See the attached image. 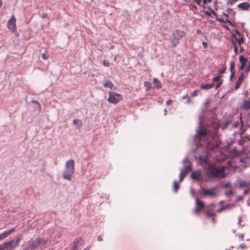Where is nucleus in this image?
Listing matches in <instances>:
<instances>
[{"label": "nucleus", "mask_w": 250, "mask_h": 250, "mask_svg": "<svg viewBox=\"0 0 250 250\" xmlns=\"http://www.w3.org/2000/svg\"><path fill=\"white\" fill-rule=\"evenodd\" d=\"M225 167H219L214 164H209L206 170V176L210 179L224 178Z\"/></svg>", "instance_id": "nucleus-1"}, {"label": "nucleus", "mask_w": 250, "mask_h": 250, "mask_svg": "<svg viewBox=\"0 0 250 250\" xmlns=\"http://www.w3.org/2000/svg\"><path fill=\"white\" fill-rule=\"evenodd\" d=\"M75 172V162L72 159L67 161L62 176L65 180L71 181Z\"/></svg>", "instance_id": "nucleus-2"}, {"label": "nucleus", "mask_w": 250, "mask_h": 250, "mask_svg": "<svg viewBox=\"0 0 250 250\" xmlns=\"http://www.w3.org/2000/svg\"><path fill=\"white\" fill-rule=\"evenodd\" d=\"M186 35L184 31L176 29L172 33V39L170 41L172 45L176 47L179 43V41Z\"/></svg>", "instance_id": "nucleus-3"}, {"label": "nucleus", "mask_w": 250, "mask_h": 250, "mask_svg": "<svg viewBox=\"0 0 250 250\" xmlns=\"http://www.w3.org/2000/svg\"><path fill=\"white\" fill-rule=\"evenodd\" d=\"M199 193L203 197H214L217 195V188H212L209 189L202 188Z\"/></svg>", "instance_id": "nucleus-4"}, {"label": "nucleus", "mask_w": 250, "mask_h": 250, "mask_svg": "<svg viewBox=\"0 0 250 250\" xmlns=\"http://www.w3.org/2000/svg\"><path fill=\"white\" fill-rule=\"evenodd\" d=\"M109 97L107 98V101L113 104H117L122 99V96L114 91H110L108 92Z\"/></svg>", "instance_id": "nucleus-5"}, {"label": "nucleus", "mask_w": 250, "mask_h": 250, "mask_svg": "<svg viewBox=\"0 0 250 250\" xmlns=\"http://www.w3.org/2000/svg\"><path fill=\"white\" fill-rule=\"evenodd\" d=\"M208 134V130L206 127L200 125L197 130L196 137L197 139L201 140L202 138Z\"/></svg>", "instance_id": "nucleus-6"}, {"label": "nucleus", "mask_w": 250, "mask_h": 250, "mask_svg": "<svg viewBox=\"0 0 250 250\" xmlns=\"http://www.w3.org/2000/svg\"><path fill=\"white\" fill-rule=\"evenodd\" d=\"M7 26L11 31H16V30H17L16 19L14 16H12L11 18L8 21Z\"/></svg>", "instance_id": "nucleus-7"}, {"label": "nucleus", "mask_w": 250, "mask_h": 250, "mask_svg": "<svg viewBox=\"0 0 250 250\" xmlns=\"http://www.w3.org/2000/svg\"><path fill=\"white\" fill-rule=\"evenodd\" d=\"M196 208L194 210V213H198L205 208L204 203L198 198L196 200Z\"/></svg>", "instance_id": "nucleus-8"}, {"label": "nucleus", "mask_w": 250, "mask_h": 250, "mask_svg": "<svg viewBox=\"0 0 250 250\" xmlns=\"http://www.w3.org/2000/svg\"><path fill=\"white\" fill-rule=\"evenodd\" d=\"M4 250H13L17 246V243L14 240L3 243Z\"/></svg>", "instance_id": "nucleus-9"}, {"label": "nucleus", "mask_w": 250, "mask_h": 250, "mask_svg": "<svg viewBox=\"0 0 250 250\" xmlns=\"http://www.w3.org/2000/svg\"><path fill=\"white\" fill-rule=\"evenodd\" d=\"M191 167L190 166H187L184 168L182 169L180 174V183L182 182L188 173L190 171Z\"/></svg>", "instance_id": "nucleus-10"}, {"label": "nucleus", "mask_w": 250, "mask_h": 250, "mask_svg": "<svg viewBox=\"0 0 250 250\" xmlns=\"http://www.w3.org/2000/svg\"><path fill=\"white\" fill-rule=\"evenodd\" d=\"M83 242V240L81 237L76 238L73 243V246L71 247L70 250H78L77 248L79 245H82Z\"/></svg>", "instance_id": "nucleus-11"}, {"label": "nucleus", "mask_w": 250, "mask_h": 250, "mask_svg": "<svg viewBox=\"0 0 250 250\" xmlns=\"http://www.w3.org/2000/svg\"><path fill=\"white\" fill-rule=\"evenodd\" d=\"M239 61L241 63V65L239 68V71L243 70L244 69L245 66L248 61V59L244 57L243 55H241L239 57Z\"/></svg>", "instance_id": "nucleus-12"}, {"label": "nucleus", "mask_w": 250, "mask_h": 250, "mask_svg": "<svg viewBox=\"0 0 250 250\" xmlns=\"http://www.w3.org/2000/svg\"><path fill=\"white\" fill-rule=\"evenodd\" d=\"M35 242L34 244H35L36 245V250H37V249L38 248V246L40 245V244H43L45 245L47 243L48 241H49V239H44L43 238H40V237H37L35 239ZM34 243V242H33Z\"/></svg>", "instance_id": "nucleus-13"}, {"label": "nucleus", "mask_w": 250, "mask_h": 250, "mask_svg": "<svg viewBox=\"0 0 250 250\" xmlns=\"http://www.w3.org/2000/svg\"><path fill=\"white\" fill-rule=\"evenodd\" d=\"M15 231V228H12L9 230L5 231L2 233L0 234V241L2 240L5 238L8 237L9 235L12 234Z\"/></svg>", "instance_id": "nucleus-14"}, {"label": "nucleus", "mask_w": 250, "mask_h": 250, "mask_svg": "<svg viewBox=\"0 0 250 250\" xmlns=\"http://www.w3.org/2000/svg\"><path fill=\"white\" fill-rule=\"evenodd\" d=\"M244 73H242L240 75V76H239L238 80L237 82H236L235 85V90H237L238 88L240 87L241 84L242 83L243 81H244Z\"/></svg>", "instance_id": "nucleus-15"}, {"label": "nucleus", "mask_w": 250, "mask_h": 250, "mask_svg": "<svg viewBox=\"0 0 250 250\" xmlns=\"http://www.w3.org/2000/svg\"><path fill=\"white\" fill-rule=\"evenodd\" d=\"M237 7L243 10H248L250 8V4L249 2H244L239 4Z\"/></svg>", "instance_id": "nucleus-16"}, {"label": "nucleus", "mask_w": 250, "mask_h": 250, "mask_svg": "<svg viewBox=\"0 0 250 250\" xmlns=\"http://www.w3.org/2000/svg\"><path fill=\"white\" fill-rule=\"evenodd\" d=\"M153 83L154 85V88H156V89H159L162 87V83L157 78H153Z\"/></svg>", "instance_id": "nucleus-17"}, {"label": "nucleus", "mask_w": 250, "mask_h": 250, "mask_svg": "<svg viewBox=\"0 0 250 250\" xmlns=\"http://www.w3.org/2000/svg\"><path fill=\"white\" fill-rule=\"evenodd\" d=\"M105 87H108L111 90L115 89L116 87L114 86L113 83L109 80L105 81V83L103 84Z\"/></svg>", "instance_id": "nucleus-18"}, {"label": "nucleus", "mask_w": 250, "mask_h": 250, "mask_svg": "<svg viewBox=\"0 0 250 250\" xmlns=\"http://www.w3.org/2000/svg\"><path fill=\"white\" fill-rule=\"evenodd\" d=\"M200 177H201V174L199 171L192 172L190 174V177L192 179L196 180L198 181H200Z\"/></svg>", "instance_id": "nucleus-19"}, {"label": "nucleus", "mask_w": 250, "mask_h": 250, "mask_svg": "<svg viewBox=\"0 0 250 250\" xmlns=\"http://www.w3.org/2000/svg\"><path fill=\"white\" fill-rule=\"evenodd\" d=\"M234 206V205L233 204H228L226 206H222V208L218 209L217 210V212L218 213H221V212H222L223 210H226V209H229L230 208H233V207Z\"/></svg>", "instance_id": "nucleus-20"}, {"label": "nucleus", "mask_w": 250, "mask_h": 250, "mask_svg": "<svg viewBox=\"0 0 250 250\" xmlns=\"http://www.w3.org/2000/svg\"><path fill=\"white\" fill-rule=\"evenodd\" d=\"M23 250H36L35 244H34L33 243H30Z\"/></svg>", "instance_id": "nucleus-21"}, {"label": "nucleus", "mask_w": 250, "mask_h": 250, "mask_svg": "<svg viewBox=\"0 0 250 250\" xmlns=\"http://www.w3.org/2000/svg\"><path fill=\"white\" fill-rule=\"evenodd\" d=\"M243 107L244 109L249 110L250 109V100L244 101Z\"/></svg>", "instance_id": "nucleus-22"}, {"label": "nucleus", "mask_w": 250, "mask_h": 250, "mask_svg": "<svg viewBox=\"0 0 250 250\" xmlns=\"http://www.w3.org/2000/svg\"><path fill=\"white\" fill-rule=\"evenodd\" d=\"M208 156L207 155L205 156H200L199 159L202 164H207L208 163Z\"/></svg>", "instance_id": "nucleus-23"}, {"label": "nucleus", "mask_w": 250, "mask_h": 250, "mask_svg": "<svg viewBox=\"0 0 250 250\" xmlns=\"http://www.w3.org/2000/svg\"><path fill=\"white\" fill-rule=\"evenodd\" d=\"M234 38L235 41L237 42L238 44L240 46L244 42V37H241V38H239V39H237L235 35H234Z\"/></svg>", "instance_id": "nucleus-24"}, {"label": "nucleus", "mask_w": 250, "mask_h": 250, "mask_svg": "<svg viewBox=\"0 0 250 250\" xmlns=\"http://www.w3.org/2000/svg\"><path fill=\"white\" fill-rule=\"evenodd\" d=\"M214 86V83L211 84H202L201 85V88L202 89H209L212 88Z\"/></svg>", "instance_id": "nucleus-25"}, {"label": "nucleus", "mask_w": 250, "mask_h": 250, "mask_svg": "<svg viewBox=\"0 0 250 250\" xmlns=\"http://www.w3.org/2000/svg\"><path fill=\"white\" fill-rule=\"evenodd\" d=\"M208 9L210 11V12L205 11V13L206 15H208L209 17H211V13H212V14L214 16L217 17V14L212 9H211V8L208 7Z\"/></svg>", "instance_id": "nucleus-26"}, {"label": "nucleus", "mask_w": 250, "mask_h": 250, "mask_svg": "<svg viewBox=\"0 0 250 250\" xmlns=\"http://www.w3.org/2000/svg\"><path fill=\"white\" fill-rule=\"evenodd\" d=\"M214 207H215V204H210L208 205L206 207H205V211L208 210V211L211 212L212 210L213 209Z\"/></svg>", "instance_id": "nucleus-27"}, {"label": "nucleus", "mask_w": 250, "mask_h": 250, "mask_svg": "<svg viewBox=\"0 0 250 250\" xmlns=\"http://www.w3.org/2000/svg\"><path fill=\"white\" fill-rule=\"evenodd\" d=\"M180 187L179 184L178 182L174 181L173 182V190L176 192Z\"/></svg>", "instance_id": "nucleus-28"}, {"label": "nucleus", "mask_w": 250, "mask_h": 250, "mask_svg": "<svg viewBox=\"0 0 250 250\" xmlns=\"http://www.w3.org/2000/svg\"><path fill=\"white\" fill-rule=\"evenodd\" d=\"M205 213L208 218H210L211 217H214L216 215L215 213L210 212L209 211H205Z\"/></svg>", "instance_id": "nucleus-29"}, {"label": "nucleus", "mask_w": 250, "mask_h": 250, "mask_svg": "<svg viewBox=\"0 0 250 250\" xmlns=\"http://www.w3.org/2000/svg\"><path fill=\"white\" fill-rule=\"evenodd\" d=\"M234 66H235V62L233 61H231L230 62V70L232 72L231 77H232V76L233 75L234 73V72H232L233 70L234 69Z\"/></svg>", "instance_id": "nucleus-30"}, {"label": "nucleus", "mask_w": 250, "mask_h": 250, "mask_svg": "<svg viewBox=\"0 0 250 250\" xmlns=\"http://www.w3.org/2000/svg\"><path fill=\"white\" fill-rule=\"evenodd\" d=\"M239 186L240 187H247L248 188V183L246 182H241Z\"/></svg>", "instance_id": "nucleus-31"}, {"label": "nucleus", "mask_w": 250, "mask_h": 250, "mask_svg": "<svg viewBox=\"0 0 250 250\" xmlns=\"http://www.w3.org/2000/svg\"><path fill=\"white\" fill-rule=\"evenodd\" d=\"M183 99H187V103H189L191 101V100H190V97L188 96V94H186V95L185 96H183Z\"/></svg>", "instance_id": "nucleus-32"}, {"label": "nucleus", "mask_w": 250, "mask_h": 250, "mask_svg": "<svg viewBox=\"0 0 250 250\" xmlns=\"http://www.w3.org/2000/svg\"><path fill=\"white\" fill-rule=\"evenodd\" d=\"M73 123L74 125H82L81 121L80 120H78V119H76V120H73Z\"/></svg>", "instance_id": "nucleus-33"}, {"label": "nucleus", "mask_w": 250, "mask_h": 250, "mask_svg": "<svg viewBox=\"0 0 250 250\" xmlns=\"http://www.w3.org/2000/svg\"><path fill=\"white\" fill-rule=\"evenodd\" d=\"M198 93H199V90H195L191 93H190V95L192 97H195L198 95Z\"/></svg>", "instance_id": "nucleus-34"}, {"label": "nucleus", "mask_w": 250, "mask_h": 250, "mask_svg": "<svg viewBox=\"0 0 250 250\" xmlns=\"http://www.w3.org/2000/svg\"><path fill=\"white\" fill-rule=\"evenodd\" d=\"M240 125V123L238 121L236 122V123L233 124L232 125V128H235L238 127V126Z\"/></svg>", "instance_id": "nucleus-35"}, {"label": "nucleus", "mask_w": 250, "mask_h": 250, "mask_svg": "<svg viewBox=\"0 0 250 250\" xmlns=\"http://www.w3.org/2000/svg\"><path fill=\"white\" fill-rule=\"evenodd\" d=\"M221 76L219 75L218 76L215 77L212 79V81L213 82H218L220 81Z\"/></svg>", "instance_id": "nucleus-36"}, {"label": "nucleus", "mask_w": 250, "mask_h": 250, "mask_svg": "<svg viewBox=\"0 0 250 250\" xmlns=\"http://www.w3.org/2000/svg\"><path fill=\"white\" fill-rule=\"evenodd\" d=\"M145 86H146L147 88H150L151 86V83L149 82H145Z\"/></svg>", "instance_id": "nucleus-37"}, {"label": "nucleus", "mask_w": 250, "mask_h": 250, "mask_svg": "<svg viewBox=\"0 0 250 250\" xmlns=\"http://www.w3.org/2000/svg\"><path fill=\"white\" fill-rule=\"evenodd\" d=\"M233 46H234V51L235 52V54H237L238 53L237 46L234 42H233Z\"/></svg>", "instance_id": "nucleus-38"}, {"label": "nucleus", "mask_w": 250, "mask_h": 250, "mask_svg": "<svg viewBox=\"0 0 250 250\" xmlns=\"http://www.w3.org/2000/svg\"><path fill=\"white\" fill-rule=\"evenodd\" d=\"M247 248V246L246 245H245L244 243L243 244H242L241 245H240L238 248V249H246Z\"/></svg>", "instance_id": "nucleus-39"}, {"label": "nucleus", "mask_w": 250, "mask_h": 250, "mask_svg": "<svg viewBox=\"0 0 250 250\" xmlns=\"http://www.w3.org/2000/svg\"><path fill=\"white\" fill-rule=\"evenodd\" d=\"M233 193L232 190L231 189H230V190H228L227 191H226V195L227 196H229V195H230L233 194Z\"/></svg>", "instance_id": "nucleus-40"}, {"label": "nucleus", "mask_w": 250, "mask_h": 250, "mask_svg": "<svg viewBox=\"0 0 250 250\" xmlns=\"http://www.w3.org/2000/svg\"><path fill=\"white\" fill-rule=\"evenodd\" d=\"M222 84V81H219V83L216 85L215 86V89H218V88H219L221 85Z\"/></svg>", "instance_id": "nucleus-41"}, {"label": "nucleus", "mask_w": 250, "mask_h": 250, "mask_svg": "<svg viewBox=\"0 0 250 250\" xmlns=\"http://www.w3.org/2000/svg\"><path fill=\"white\" fill-rule=\"evenodd\" d=\"M103 64L105 66H108L109 65V62L108 60H104Z\"/></svg>", "instance_id": "nucleus-42"}, {"label": "nucleus", "mask_w": 250, "mask_h": 250, "mask_svg": "<svg viewBox=\"0 0 250 250\" xmlns=\"http://www.w3.org/2000/svg\"><path fill=\"white\" fill-rule=\"evenodd\" d=\"M230 124V123L229 122H226L224 125L223 128L224 129L227 128Z\"/></svg>", "instance_id": "nucleus-43"}, {"label": "nucleus", "mask_w": 250, "mask_h": 250, "mask_svg": "<svg viewBox=\"0 0 250 250\" xmlns=\"http://www.w3.org/2000/svg\"><path fill=\"white\" fill-rule=\"evenodd\" d=\"M235 32L236 33V34L237 35V36L238 37H239L240 38H241V37H244V35L241 34L240 32H239L237 30H236L235 31Z\"/></svg>", "instance_id": "nucleus-44"}, {"label": "nucleus", "mask_w": 250, "mask_h": 250, "mask_svg": "<svg viewBox=\"0 0 250 250\" xmlns=\"http://www.w3.org/2000/svg\"><path fill=\"white\" fill-rule=\"evenodd\" d=\"M225 70H226V68L225 67V68H223L222 69L220 68L219 69L218 71H219V73L220 74H223V73H224V71H225Z\"/></svg>", "instance_id": "nucleus-45"}, {"label": "nucleus", "mask_w": 250, "mask_h": 250, "mask_svg": "<svg viewBox=\"0 0 250 250\" xmlns=\"http://www.w3.org/2000/svg\"><path fill=\"white\" fill-rule=\"evenodd\" d=\"M42 57L43 60H47L48 58V56H47V55L44 53L42 54Z\"/></svg>", "instance_id": "nucleus-46"}, {"label": "nucleus", "mask_w": 250, "mask_h": 250, "mask_svg": "<svg viewBox=\"0 0 250 250\" xmlns=\"http://www.w3.org/2000/svg\"><path fill=\"white\" fill-rule=\"evenodd\" d=\"M202 45H203L204 48H207L208 46V44L207 42H202Z\"/></svg>", "instance_id": "nucleus-47"}, {"label": "nucleus", "mask_w": 250, "mask_h": 250, "mask_svg": "<svg viewBox=\"0 0 250 250\" xmlns=\"http://www.w3.org/2000/svg\"><path fill=\"white\" fill-rule=\"evenodd\" d=\"M209 102H210V100L208 99V100H206L205 103H204V105L205 106H207L209 103Z\"/></svg>", "instance_id": "nucleus-48"}, {"label": "nucleus", "mask_w": 250, "mask_h": 250, "mask_svg": "<svg viewBox=\"0 0 250 250\" xmlns=\"http://www.w3.org/2000/svg\"><path fill=\"white\" fill-rule=\"evenodd\" d=\"M211 220H212V222L213 223L215 224L216 223V218L215 217V216L214 217H211Z\"/></svg>", "instance_id": "nucleus-49"}, {"label": "nucleus", "mask_w": 250, "mask_h": 250, "mask_svg": "<svg viewBox=\"0 0 250 250\" xmlns=\"http://www.w3.org/2000/svg\"><path fill=\"white\" fill-rule=\"evenodd\" d=\"M13 33H14L15 35L18 37L19 36V34L18 32H17V30H16V31H12Z\"/></svg>", "instance_id": "nucleus-50"}, {"label": "nucleus", "mask_w": 250, "mask_h": 250, "mask_svg": "<svg viewBox=\"0 0 250 250\" xmlns=\"http://www.w3.org/2000/svg\"><path fill=\"white\" fill-rule=\"evenodd\" d=\"M250 70V67L248 65L247 68L246 69V72L248 73Z\"/></svg>", "instance_id": "nucleus-51"}, {"label": "nucleus", "mask_w": 250, "mask_h": 250, "mask_svg": "<svg viewBox=\"0 0 250 250\" xmlns=\"http://www.w3.org/2000/svg\"><path fill=\"white\" fill-rule=\"evenodd\" d=\"M0 250H4V247L3 244L0 245Z\"/></svg>", "instance_id": "nucleus-52"}, {"label": "nucleus", "mask_w": 250, "mask_h": 250, "mask_svg": "<svg viewBox=\"0 0 250 250\" xmlns=\"http://www.w3.org/2000/svg\"><path fill=\"white\" fill-rule=\"evenodd\" d=\"M249 191V188H247L244 191V194H247Z\"/></svg>", "instance_id": "nucleus-53"}, {"label": "nucleus", "mask_w": 250, "mask_h": 250, "mask_svg": "<svg viewBox=\"0 0 250 250\" xmlns=\"http://www.w3.org/2000/svg\"><path fill=\"white\" fill-rule=\"evenodd\" d=\"M240 52L241 53H242V52L244 51V48H243V47H241V46H240Z\"/></svg>", "instance_id": "nucleus-54"}, {"label": "nucleus", "mask_w": 250, "mask_h": 250, "mask_svg": "<svg viewBox=\"0 0 250 250\" xmlns=\"http://www.w3.org/2000/svg\"><path fill=\"white\" fill-rule=\"evenodd\" d=\"M239 237L242 240H244V235L243 234L240 235Z\"/></svg>", "instance_id": "nucleus-55"}, {"label": "nucleus", "mask_w": 250, "mask_h": 250, "mask_svg": "<svg viewBox=\"0 0 250 250\" xmlns=\"http://www.w3.org/2000/svg\"><path fill=\"white\" fill-rule=\"evenodd\" d=\"M172 102V100H168L167 101V104L169 105Z\"/></svg>", "instance_id": "nucleus-56"}, {"label": "nucleus", "mask_w": 250, "mask_h": 250, "mask_svg": "<svg viewBox=\"0 0 250 250\" xmlns=\"http://www.w3.org/2000/svg\"><path fill=\"white\" fill-rule=\"evenodd\" d=\"M203 2L204 4H206L208 2V0H203Z\"/></svg>", "instance_id": "nucleus-57"}, {"label": "nucleus", "mask_w": 250, "mask_h": 250, "mask_svg": "<svg viewBox=\"0 0 250 250\" xmlns=\"http://www.w3.org/2000/svg\"><path fill=\"white\" fill-rule=\"evenodd\" d=\"M20 241V238H19L16 240V241H15V243H17V245L19 243V241Z\"/></svg>", "instance_id": "nucleus-58"}, {"label": "nucleus", "mask_w": 250, "mask_h": 250, "mask_svg": "<svg viewBox=\"0 0 250 250\" xmlns=\"http://www.w3.org/2000/svg\"><path fill=\"white\" fill-rule=\"evenodd\" d=\"M229 186V184L228 183V184H226L225 185V187L226 188H228Z\"/></svg>", "instance_id": "nucleus-59"}, {"label": "nucleus", "mask_w": 250, "mask_h": 250, "mask_svg": "<svg viewBox=\"0 0 250 250\" xmlns=\"http://www.w3.org/2000/svg\"><path fill=\"white\" fill-rule=\"evenodd\" d=\"M242 198V197H238L236 201H240Z\"/></svg>", "instance_id": "nucleus-60"}, {"label": "nucleus", "mask_w": 250, "mask_h": 250, "mask_svg": "<svg viewBox=\"0 0 250 250\" xmlns=\"http://www.w3.org/2000/svg\"><path fill=\"white\" fill-rule=\"evenodd\" d=\"M223 203H224V201H221L220 202V204L221 205L222 204H223Z\"/></svg>", "instance_id": "nucleus-61"}, {"label": "nucleus", "mask_w": 250, "mask_h": 250, "mask_svg": "<svg viewBox=\"0 0 250 250\" xmlns=\"http://www.w3.org/2000/svg\"><path fill=\"white\" fill-rule=\"evenodd\" d=\"M217 21H224H224H223V20H221V19H217Z\"/></svg>", "instance_id": "nucleus-62"}, {"label": "nucleus", "mask_w": 250, "mask_h": 250, "mask_svg": "<svg viewBox=\"0 0 250 250\" xmlns=\"http://www.w3.org/2000/svg\"><path fill=\"white\" fill-rule=\"evenodd\" d=\"M212 0H208V2L210 3L211 2Z\"/></svg>", "instance_id": "nucleus-63"}, {"label": "nucleus", "mask_w": 250, "mask_h": 250, "mask_svg": "<svg viewBox=\"0 0 250 250\" xmlns=\"http://www.w3.org/2000/svg\"><path fill=\"white\" fill-rule=\"evenodd\" d=\"M248 65H249V66L250 67V61H249V62Z\"/></svg>", "instance_id": "nucleus-64"}]
</instances>
